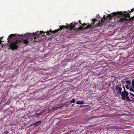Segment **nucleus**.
Segmentation results:
<instances>
[{
    "instance_id": "obj_1",
    "label": "nucleus",
    "mask_w": 134,
    "mask_h": 134,
    "mask_svg": "<svg viewBox=\"0 0 134 134\" xmlns=\"http://www.w3.org/2000/svg\"><path fill=\"white\" fill-rule=\"evenodd\" d=\"M44 32L43 31H41L38 34H37L36 32L35 33L33 32V33H30L29 34L27 33L26 34V35H28V36L31 38L29 40L28 38L29 37H28L26 39L22 41L15 40L12 42H11V39H13V37L17 35L16 34H11L9 36L7 39L9 43V47L12 50H13L17 49L18 46H21L24 44H28L30 41H31L32 43H33L32 42H34L37 41L41 42L40 37L41 36H44Z\"/></svg>"
},
{
    "instance_id": "obj_2",
    "label": "nucleus",
    "mask_w": 134,
    "mask_h": 134,
    "mask_svg": "<svg viewBox=\"0 0 134 134\" xmlns=\"http://www.w3.org/2000/svg\"><path fill=\"white\" fill-rule=\"evenodd\" d=\"M113 15L119 14V23H122L126 21L132 22L133 20H134V17H131L130 18V14L126 12H115L113 13Z\"/></svg>"
},
{
    "instance_id": "obj_3",
    "label": "nucleus",
    "mask_w": 134,
    "mask_h": 134,
    "mask_svg": "<svg viewBox=\"0 0 134 134\" xmlns=\"http://www.w3.org/2000/svg\"><path fill=\"white\" fill-rule=\"evenodd\" d=\"M114 12L112 13L111 14L108 15V16L105 17V15H104L103 16V18L101 20V21L100 20H97V22H96V25H95V27H97L98 26H101L103 25V24H104L105 22H109L111 20V18L113 17H115L117 16L118 18V21L119 22V14H116V15H113V13Z\"/></svg>"
},
{
    "instance_id": "obj_4",
    "label": "nucleus",
    "mask_w": 134,
    "mask_h": 134,
    "mask_svg": "<svg viewBox=\"0 0 134 134\" xmlns=\"http://www.w3.org/2000/svg\"><path fill=\"white\" fill-rule=\"evenodd\" d=\"M79 24L78 23H75V22L71 23L70 25L66 24V25H67V26L62 25L59 26V28L57 30H56L55 31H49L47 32V34L52 35L53 34H55V33L58 32L59 31H60L63 29H67L68 28L72 29L76 27V26H79Z\"/></svg>"
},
{
    "instance_id": "obj_5",
    "label": "nucleus",
    "mask_w": 134,
    "mask_h": 134,
    "mask_svg": "<svg viewBox=\"0 0 134 134\" xmlns=\"http://www.w3.org/2000/svg\"><path fill=\"white\" fill-rule=\"evenodd\" d=\"M97 22V19H93L92 20V23L90 25L89 24L87 25V24L84 23L82 24V26H80L79 27H76V29L79 30H86L90 27L95 28L96 27H95V26Z\"/></svg>"
},
{
    "instance_id": "obj_6",
    "label": "nucleus",
    "mask_w": 134,
    "mask_h": 134,
    "mask_svg": "<svg viewBox=\"0 0 134 134\" xmlns=\"http://www.w3.org/2000/svg\"><path fill=\"white\" fill-rule=\"evenodd\" d=\"M121 96V98L124 100L130 102H133L134 100H131L128 96L129 93L128 92H122L120 94Z\"/></svg>"
},
{
    "instance_id": "obj_7",
    "label": "nucleus",
    "mask_w": 134,
    "mask_h": 134,
    "mask_svg": "<svg viewBox=\"0 0 134 134\" xmlns=\"http://www.w3.org/2000/svg\"><path fill=\"white\" fill-rule=\"evenodd\" d=\"M131 84H134V79H133L132 81L131 79L128 80L126 79H124L121 81L123 84H131Z\"/></svg>"
},
{
    "instance_id": "obj_8",
    "label": "nucleus",
    "mask_w": 134,
    "mask_h": 134,
    "mask_svg": "<svg viewBox=\"0 0 134 134\" xmlns=\"http://www.w3.org/2000/svg\"><path fill=\"white\" fill-rule=\"evenodd\" d=\"M120 86H121V84H118V85L116 86V90L118 91L117 92H119V93L121 94L122 92L121 91L122 90V88L119 87Z\"/></svg>"
},
{
    "instance_id": "obj_9",
    "label": "nucleus",
    "mask_w": 134,
    "mask_h": 134,
    "mask_svg": "<svg viewBox=\"0 0 134 134\" xmlns=\"http://www.w3.org/2000/svg\"><path fill=\"white\" fill-rule=\"evenodd\" d=\"M117 79L115 78L114 77H112L111 78V82L112 84H117L118 82H117Z\"/></svg>"
},
{
    "instance_id": "obj_10",
    "label": "nucleus",
    "mask_w": 134,
    "mask_h": 134,
    "mask_svg": "<svg viewBox=\"0 0 134 134\" xmlns=\"http://www.w3.org/2000/svg\"><path fill=\"white\" fill-rule=\"evenodd\" d=\"M76 103L77 104H82L84 103V102L83 101L78 100L76 101Z\"/></svg>"
},
{
    "instance_id": "obj_11",
    "label": "nucleus",
    "mask_w": 134,
    "mask_h": 134,
    "mask_svg": "<svg viewBox=\"0 0 134 134\" xmlns=\"http://www.w3.org/2000/svg\"><path fill=\"white\" fill-rule=\"evenodd\" d=\"M42 121H39L37 122H36V125L35 126V127H37L38 125H40L41 124V123L42 122Z\"/></svg>"
},
{
    "instance_id": "obj_12",
    "label": "nucleus",
    "mask_w": 134,
    "mask_h": 134,
    "mask_svg": "<svg viewBox=\"0 0 134 134\" xmlns=\"http://www.w3.org/2000/svg\"><path fill=\"white\" fill-rule=\"evenodd\" d=\"M42 115V114L41 113H38L35 115V117L38 118L41 115Z\"/></svg>"
},
{
    "instance_id": "obj_13",
    "label": "nucleus",
    "mask_w": 134,
    "mask_h": 134,
    "mask_svg": "<svg viewBox=\"0 0 134 134\" xmlns=\"http://www.w3.org/2000/svg\"><path fill=\"white\" fill-rule=\"evenodd\" d=\"M40 91L39 90H37L34 91L33 92V93L35 94L36 93H38V92Z\"/></svg>"
},
{
    "instance_id": "obj_14",
    "label": "nucleus",
    "mask_w": 134,
    "mask_h": 134,
    "mask_svg": "<svg viewBox=\"0 0 134 134\" xmlns=\"http://www.w3.org/2000/svg\"><path fill=\"white\" fill-rule=\"evenodd\" d=\"M75 100L74 99H73L72 100L70 101V102L71 103H73L75 102Z\"/></svg>"
},
{
    "instance_id": "obj_15",
    "label": "nucleus",
    "mask_w": 134,
    "mask_h": 134,
    "mask_svg": "<svg viewBox=\"0 0 134 134\" xmlns=\"http://www.w3.org/2000/svg\"><path fill=\"white\" fill-rule=\"evenodd\" d=\"M78 23L79 24L78 25H79L80 24L81 25H82L83 24H82L81 23V21L80 20H79V21L78 22Z\"/></svg>"
},
{
    "instance_id": "obj_16",
    "label": "nucleus",
    "mask_w": 134,
    "mask_h": 134,
    "mask_svg": "<svg viewBox=\"0 0 134 134\" xmlns=\"http://www.w3.org/2000/svg\"><path fill=\"white\" fill-rule=\"evenodd\" d=\"M67 103H68L66 102V103H65L63 104L65 105V107H67L69 105V104H67Z\"/></svg>"
},
{
    "instance_id": "obj_17",
    "label": "nucleus",
    "mask_w": 134,
    "mask_h": 134,
    "mask_svg": "<svg viewBox=\"0 0 134 134\" xmlns=\"http://www.w3.org/2000/svg\"><path fill=\"white\" fill-rule=\"evenodd\" d=\"M131 84H128L127 85H126L127 86H128V87L130 88H130H131Z\"/></svg>"
},
{
    "instance_id": "obj_18",
    "label": "nucleus",
    "mask_w": 134,
    "mask_h": 134,
    "mask_svg": "<svg viewBox=\"0 0 134 134\" xmlns=\"http://www.w3.org/2000/svg\"><path fill=\"white\" fill-rule=\"evenodd\" d=\"M36 123H34V124H31L30 125V126H31L33 125H35V126H36Z\"/></svg>"
},
{
    "instance_id": "obj_19",
    "label": "nucleus",
    "mask_w": 134,
    "mask_h": 134,
    "mask_svg": "<svg viewBox=\"0 0 134 134\" xmlns=\"http://www.w3.org/2000/svg\"><path fill=\"white\" fill-rule=\"evenodd\" d=\"M131 88H132V89L134 88V84H131Z\"/></svg>"
},
{
    "instance_id": "obj_20",
    "label": "nucleus",
    "mask_w": 134,
    "mask_h": 134,
    "mask_svg": "<svg viewBox=\"0 0 134 134\" xmlns=\"http://www.w3.org/2000/svg\"><path fill=\"white\" fill-rule=\"evenodd\" d=\"M126 88L127 89H130V88L128 87V86L126 85L125 86Z\"/></svg>"
},
{
    "instance_id": "obj_21",
    "label": "nucleus",
    "mask_w": 134,
    "mask_h": 134,
    "mask_svg": "<svg viewBox=\"0 0 134 134\" xmlns=\"http://www.w3.org/2000/svg\"><path fill=\"white\" fill-rule=\"evenodd\" d=\"M129 93L132 96L134 97V94H133L131 92H129Z\"/></svg>"
},
{
    "instance_id": "obj_22",
    "label": "nucleus",
    "mask_w": 134,
    "mask_h": 134,
    "mask_svg": "<svg viewBox=\"0 0 134 134\" xmlns=\"http://www.w3.org/2000/svg\"><path fill=\"white\" fill-rule=\"evenodd\" d=\"M123 87H124V91H122V92H127V91H126L125 89V87H124V86Z\"/></svg>"
},
{
    "instance_id": "obj_23",
    "label": "nucleus",
    "mask_w": 134,
    "mask_h": 134,
    "mask_svg": "<svg viewBox=\"0 0 134 134\" xmlns=\"http://www.w3.org/2000/svg\"><path fill=\"white\" fill-rule=\"evenodd\" d=\"M134 10V9H131V11L129 13L133 12Z\"/></svg>"
},
{
    "instance_id": "obj_24",
    "label": "nucleus",
    "mask_w": 134,
    "mask_h": 134,
    "mask_svg": "<svg viewBox=\"0 0 134 134\" xmlns=\"http://www.w3.org/2000/svg\"><path fill=\"white\" fill-rule=\"evenodd\" d=\"M100 16L99 15H96V18H98Z\"/></svg>"
},
{
    "instance_id": "obj_25",
    "label": "nucleus",
    "mask_w": 134,
    "mask_h": 134,
    "mask_svg": "<svg viewBox=\"0 0 134 134\" xmlns=\"http://www.w3.org/2000/svg\"><path fill=\"white\" fill-rule=\"evenodd\" d=\"M25 115L23 116V117H22V119L23 118H25V119H26V117H25Z\"/></svg>"
},
{
    "instance_id": "obj_26",
    "label": "nucleus",
    "mask_w": 134,
    "mask_h": 134,
    "mask_svg": "<svg viewBox=\"0 0 134 134\" xmlns=\"http://www.w3.org/2000/svg\"><path fill=\"white\" fill-rule=\"evenodd\" d=\"M35 115H32V116H31V117L32 118V117H35Z\"/></svg>"
},
{
    "instance_id": "obj_27",
    "label": "nucleus",
    "mask_w": 134,
    "mask_h": 134,
    "mask_svg": "<svg viewBox=\"0 0 134 134\" xmlns=\"http://www.w3.org/2000/svg\"><path fill=\"white\" fill-rule=\"evenodd\" d=\"M8 132H9L8 131H6V132H5L4 133H8Z\"/></svg>"
},
{
    "instance_id": "obj_28",
    "label": "nucleus",
    "mask_w": 134,
    "mask_h": 134,
    "mask_svg": "<svg viewBox=\"0 0 134 134\" xmlns=\"http://www.w3.org/2000/svg\"><path fill=\"white\" fill-rule=\"evenodd\" d=\"M2 41H1V40L0 39V44L2 43Z\"/></svg>"
},
{
    "instance_id": "obj_29",
    "label": "nucleus",
    "mask_w": 134,
    "mask_h": 134,
    "mask_svg": "<svg viewBox=\"0 0 134 134\" xmlns=\"http://www.w3.org/2000/svg\"><path fill=\"white\" fill-rule=\"evenodd\" d=\"M131 98L133 99L132 100H134V98H133V97H131Z\"/></svg>"
},
{
    "instance_id": "obj_30",
    "label": "nucleus",
    "mask_w": 134,
    "mask_h": 134,
    "mask_svg": "<svg viewBox=\"0 0 134 134\" xmlns=\"http://www.w3.org/2000/svg\"><path fill=\"white\" fill-rule=\"evenodd\" d=\"M26 116H27V117L28 118L31 117V116H28L27 115H26Z\"/></svg>"
},
{
    "instance_id": "obj_31",
    "label": "nucleus",
    "mask_w": 134,
    "mask_h": 134,
    "mask_svg": "<svg viewBox=\"0 0 134 134\" xmlns=\"http://www.w3.org/2000/svg\"><path fill=\"white\" fill-rule=\"evenodd\" d=\"M110 85H111L110 84H109V85H108V86H110Z\"/></svg>"
},
{
    "instance_id": "obj_32",
    "label": "nucleus",
    "mask_w": 134,
    "mask_h": 134,
    "mask_svg": "<svg viewBox=\"0 0 134 134\" xmlns=\"http://www.w3.org/2000/svg\"><path fill=\"white\" fill-rule=\"evenodd\" d=\"M72 106H74V104H72Z\"/></svg>"
},
{
    "instance_id": "obj_33",
    "label": "nucleus",
    "mask_w": 134,
    "mask_h": 134,
    "mask_svg": "<svg viewBox=\"0 0 134 134\" xmlns=\"http://www.w3.org/2000/svg\"><path fill=\"white\" fill-rule=\"evenodd\" d=\"M3 38V37H1V38Z\"/></svg>"
},
{
    "instance_id": "obj_34",
    "label": "nucleus",
    "mask_w": 134,
    "mask_h": 134,
    "mask_svg": "<svg viewBox=\"0 0 134 134\" xmlns=\"http://www.w3.org/2000/svg\"><path fill=\"white\" fill-rule=\"evenodd\" d=\"M39 32V31H37V33H38Z\"/></svg>"
}]
</instances>
